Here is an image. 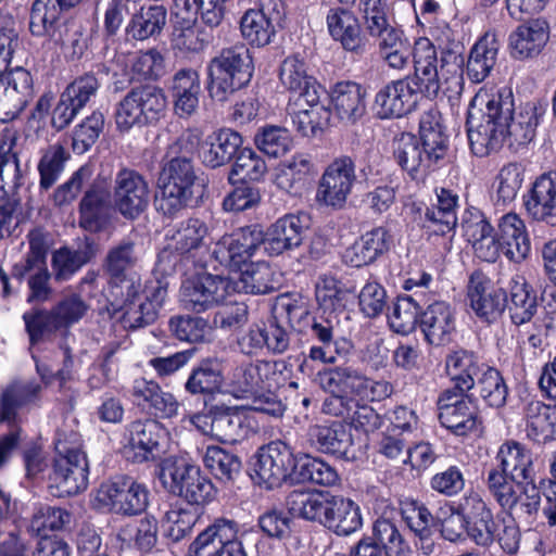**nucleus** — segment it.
<instances>
[{"instance_id":"nucleus-42","label":"nucleus","mask_w":556,"mask_h":556,"mask_svg":"<svg viewBox=\"0 0 556 556\" xmlns=\"http://www.w3.org/2000/svg\"><path fill=\"white\" fill-rule=\"evenodd\" d=\"M527 437L545 444L556 440V405L531 401L525 407Z\"/></svg>"},{"instance_id":"nucleus-15","label":"nucleus","mask_w":556,"mask_h":556,"mask_svg":"<svg viewBox=\"0 0 556 556\" xmlns=\"http://www.w3.org/2000/svg\"><path fill=\"white\" fill-rule=\"evenodd\" d=\"M138 261L132 242H122L109 250L104 270L110 277L112 295L131 296L142 290Z\"/></svg>"},{"instance_id":"nucleus-40","label":"nucleus","mask_w":556,"mask_h":556,"mask_svg":"<svg viewBox=\"0 0 556 556\" xmlns=\"http://www.w3.org/2000/svg\"><path fill=\"white\" fill-rule=\"evenodd\" d=\"M365 96V89L354 81L337 83L330 92L336 114L346 124H354L364 115Z\"/></svg>"},{"instance_id":"nucleus-19","label":"nucleus","mask_w":556,"mask_h":556,"mask_svg":"<svg viewBox=\"0 0 556 556\" xmlns=\"http://www.w3.org/2000/svg\"><path fill=\"white\" fill-rule=\"evenodd\" d=\"M264 241L261 229L245 227L232 235L224 236L216 242L211 257L219 265L238 271L245 264Z\"/></svg>"},{"instance_id":"nucleus-63","label":"nucleus","mask_w":556,"mask_h":556,"mask_svg":"<svg viewBox=\"0 0 556 556\" xmlns=\"http://www.w3.org/2000/svg\"><path fill=\"white\" fill-rule=\"evenodd\" d=\"M486 486L503 509L509 510L518 504L521 485H517L509 476L500 472L498 468H492L489 471Z\"/></svg>"},{"instance_id":"nucleus-24","label":"nucleus","mask_w":556,"mask_h":556,"mask_svg":"<svg viewBox=\"0 0 556 556\" xmlns=\"http://www.w3.org/2000/svg\"><path fill=\"white\" fill-rule=\"evenodd\" d=\"M89 464L86 453L55 457L50 481L60 496H71L84 491L88 485Z\"/></svg>"},{"instance_id":"nucleus-60","label":"nucleus","mask_w":556,"mask_h":556,"mask_svg":"<svg viewBox=\"0 0 556 556\" xmlns=\"http://www.w3.org/2000/svg\"><path fill=\"white\" fill-rule=\"evenodd\" d=\"M105 118L102 112L93 111L75 126L72 136V149L76 154L86 153L99 139L104 129Z\"/></svg>"},{"instance_id":"nucleus-52","label":"nucleus","mask_w":556,"mask_h":556,"mask_svg":"<svg viewBox=\"0 0 556 556\" xmlns=\"http://www.w3.org/2000/svg\"><path fill=\"white\" fill-rule=\"evenodd\" d=\"M295 475L302 482L323 486H333L340 481V476L334 467L319 457L307 454L296 457Z\"/></svg>"},{"instance_id":"nucleus-34","label":"nucleus","mask_w":556,"mask_h":556,"mask_svg":"<svg viewBox=\"0 0 556 556\" xmlns=\"http://www.w3.org/2000/svg\"><path fill=\"white\" fill-rule=\"evenodd\" d=\"M549 38L548 24L541 20H531L519 25L509 35L511 56L517 60H527L538 56Z\"/></svg>"},{"instance_id":"nucleus-13","label":"nucleus","mask_w":556,"mask_h":556,"mask_svg":"<svg viewBox=\"0 0 556 556\" xmlns=\"http://www.w3.org/2000/svg\"><path fill=\"white\" fill-rule=\"evenodd\" d=\"M195 180L193 165L187 156L172 157L162 168L157 181L156 200L160 208L189 206L191 188Z\"/></svg>"},{"instance_id":"nucleus-61","label":"nucleus","mask_w":556,"mask_h":556,"mask_svg":"<svg viewBox=\"0 0 556 556\" xmlns=\"http://www.w3.org/2000/svg\"><path fill=\"white\" fill-rule=\"evenodd\" d=\"M498 187L493 203L497 206H507L514 202L523 181V167L519 163L504 165L498 175Z\"/></svg>"},{"instance_id":"nucleus-39","label":"nucleus","mask_w":556,"mask_h":556,"mask_svg":"<svg viewBox=\"0 0 556 556\" xmlns=\"http://www.w3.org/2000/svg\"><path fill=\"white\" fill-rule=\"evenodd\" d=\"M497 238L504 255L515 262H522L530 252V240L522 219L509 212L504 215L498 224Z\"/></svg>"},{"instance_id":"nucleus-9","label":"nucleus","mask_w":556,"mask_h":556,"mask_svg":"<svg viewBox=\"0 0 556 556\" xmlns=\"http://www.w3.org/2000/svg\"><path fill=\"white\" fill-rule=\"evenodd\" d=\"M317 382L325 392L346 394L367 402H380L393 393V386L389 381L374 380L351 365L319 371Z\"/></svg>"},{"instance_id":"nucleus-22","label":"nucleus","mask_w":556,"mask_h":556,"mask_svg":"<svg viewBox=\"0 0 556 556\" xmlns=\"http://www.w3.org/2000/svg\"><path fill=\"white\" fill-rule=\"evenodd\" d=\"M308 440L320 453L344 460L357 458L353 435L342 422L312 426L308 430Z\"/></svg>"},{"instance_id":"nucleus-16","label":"nucleus","mask_w":556,"mask_h":556,"mask_svg":"<svg viewBox=\"0 0 556 556\" xmlns=\"http://www.w3.org/2000/svg\"><path fill=\"white\" fill-rule=\"evenodd\" d=\"M356 181L355 163L349 155L333 159L325 168L315 194L319 205L341 207Z\"/></svg>"},{"instance_id":"nucleus-55","label":"nucleus","mask_w":556,"mask_h":556,"mask_svg":"<svg viewBox=\"0 0 556 556\" xmlns=\"http://www.w3.org/2000/svg\"><path fill=\"white\" fill-rule=\"evenodd\" d=\"M93 256L89 245L83 249L71 250L60 248L52 254L51 265L54 278L58 281L70 279L81 266L87 264Z\"/></svg>"},{"instance_id":"nucleus-17","label":"nucleus","mask_w":556,"mask_h":556,"mask_svg":"<svg viewBox=\"0 0 556 556\" xmlns=\"http://www.w3.org/2000/svg\"><path fill=\"white\" fill-rule=\"evenodd\" d=\"M231 294L228 277L201 274L182 283L180 302L186 309L202 313L223 303Z\"/></svg>"},{"instance_id":"nucleus-45","label":"nucleus","mask_w":556,"mask_h":556,"mask_svg":"<svg viewBox=\"0 0 556 556\" xmlns=\"http://www.w3.org/2000/svg\"><path fill=\"white\" fill-rule=\"evenodd\" d=\"M170 90L174 109L179 117H188L195 112L201 91L200 76L197 71L179 70L173 77Z\"/></svg>"},{"instance_id":"nucleus-44","label":"nucleus","mask_w":556,"mask_h":556,"mask_svg":"<svg viewBox=\"0 0 556 556\" xmlns=\"http://www.w3.org/2000/svg\"><path fill=\"white\" fill-rule=\"evenodd\" d=\"M231 293H270L277 288L275 273L265 262L252 263L243 271H233L228 276Z\"/></svg>"},{"instance_id":"nucleus-35","label":"nucleus","mask_w":556,"mask_h":556,"mask_svg":"<svg viewBox=\"0 0 556 556\" xmlns=\"http://www.w3.org/2000/svg\"><path fill=\"white\" fill-rule=\"evenodd\" d=\"M242 144L239 132L223 128L208 135L199 147V157L211 168L220 167L232 160Z\"/></svg>"},{"instance_id":"nucleus-48","label":"nucleus","mask_w":556,"mask_h":556,"mask_svg":"<svg viewBox=\"0 0 556 556\" xmlns=\"http://www.w3.org/2000/svg\"><path fill=\"white\" fill-rule=\"evenodd\" d=\"M390 237L388 231L378 227L364 233L358 241L345 251L344 258L353 267H361L376 261L388 251Z\"/></svg>"},{"instance_id":"nucleus-64","label":"nucleus","mask_w":556,"mask_h":556,"mask_svg":"<svg viewBox=\"0 0 556 556\" xmlns=\"http://www.w3.org/2000/svg\"><path fill=\"white\" fill-rule=\"evenodd\" d=\"M15 131L5 128L0 132V187L3 184L16 185L20 177V164L16 154L13 152L15 146Z\"/></svg>"},{"instance_id":"nucleus-29","label":"nucleus","mask_w":556,"mask_h":556,"mask_svg":"<svg viewBox=\"0 0 556 556\" xmlns=\"http://www.w3.org/2000/svg\"><path fill=\"white\" fill-rule=\"evenodd\" d=\"M329 35L340 42L349 52L363 54L366 50V39L357 16L348 9L337 7L328 11L326 16Z\"/></svg>"},{"instance_id":"nucleus-57","label":"nucleus","mask_w":556,"mask_h":556,"mask_svg":"<svg viewBox=\"0 0 556 556\" xmlns=\"http://www.w3.org/2000/svg\"><path fill=\"white\" fill-rule=\"evenodd\" d=\"M420 308L412 295L399 296L388 316L390 327L400 334H408L420 321Z\"/></svg>"},{"instance_id":"nucleus-32","label":"nucleus","mask_w":556,"mask_h":556,"mask_svg":"<svg viewBox=\"0 0 556 556\" xmlns=\"http://www.w3.org/2000/svg\"><path fill=\"white\" fill-rule=\"evenodd\" d=\"M277 365L276 362L257 361L237 366L228 377L231 392L237 397H243L269 387V380L277 372Z\"/></svg>"},{"instance_id":"nucleus-11","label":"nucleus","mask_w":556,"mask_h":556,"mask_svg":"<svg viewBox=\"0 0 556 556\" xmlns=\"http://www.w3.org/2000/svg\"><path fill=\"white\" fill-rule=\"evenodd\" d=\"M96 502L100 508L124 516H134L146 510L149 490L131 477L118 476L99 486Z\"/></svg>"},{"instance_id":"nucleus-12","label":"nucleus","mask_w":556,"mask_h":556,"mask_svg":"<svg viewBox=\"0 0 556 556\" xmlns=\"http://www.w3.org/2000/svg\"><path fill=\"white\" fill-rule=\"evenodd\" d=\"M160 479L169 492L189 504L201 505L213 498L211 480L202 475L199 467L184 460H166L161 468Z\"/></svg>"},{"instance_id":"nucleus-5","label":"nucleus","mask_w":556,"mask_h":556,"mask_svg":"<svg viewBox=\"0 0 556 556\" xmlns=\"http://www.w3.org/2000/svg\"><path fill=\"white\" fill-rule=\"evenodd\" d=\"M290 514L318 522L339 536H348L362 528L361 509L352 500L326 491L293 490L286 497Z\"/></svg>"},{"instance_id":"nucleus-58","label":"nucleus","mask_w":556,"mask_h":556,"mask_svg":"<svg viewBox=\"0 0 556 556\" xmlns=\"http://www.w3.org/2000/svg\"><path fill=\"white\" fill-rule=\"evenodd\" d=\"M68 159L70 154L59 143L51 144L45 150L38 163L41 189L48 190L58 181Z\"/></svg>"},{"instance_id":"nucleus-50","label":"nucleus","mask_w":556,"mask_h":556,"mask_svg":"<svg viewBox=\"0 0 556 556\" xmlns=\"http://www.w3.org/2000/svg\"><path fill=\"white\" fill-rule=\"evenodd\" d=\"M508 312L515 325L531 320L536 313V295L527 283L525 277L516 275L510 280Z\"/></svg>"},{"instance_id":"nucleus-33","label":"nucleus","mask_w":556,"mask_h":556,"mask_svg":"<svg viewBox=\"0 0 556 556\" xmlns=\"http://www.w3.org/2000/svg\"><path fill=\"white\" fill-rule=\"evenodd\" d=\"M279 79L293 94L294 99L314 101L324 90L316 79L307 73L305 61L299 55L287 56L280 64Z\"/></svg>"},{"instance_id":"nucleus-4","label":"nucleus","mask_w":556,"mask_h":556,"mask_svg":"<svg viewBox=\"0 0 556 556\" xmlns=\"http://www.w3.org/2000/svg\"><path fill=\"white\" fill-rule=\"evenodd\" d=\"M447 150L448 136L442 124V114L433 108L420 116L419 139L412 134H402L393 153L397 164L412 179L422 181L441 164Z\"/></svg>"},{"instance_id":"nucleus-51","label":"nucleus","mask_w":556,"mask_h":556,"mask_svg":"<svg viewBox=\"0 0 556 556\" xmlns=\"http://www.w3.org/2000/svg\"><path fill=\"white\" fill-rule=\"evenodd\" d=\"M167 22V10L162 4L141 7L134 13L128 26L127 35L136 40H146L159 36Z\"/></svg>"},{"instance_id":"nucleus-47","label":"nucleus","mask_w":556,"mask_h":556,"mask_svg":"<svg viewBox=\"0 0 556 556\" xmlns=\"http://www.w3.org/2000/svg\"><path fill=\"white\" fill-rule=\"evenodd\" d=\"M224 361L206 357L192 368L185 390L192 395H207L218 392L224 383Z\"/></svg>"},{"instance_id":"nucleus-62","label":"nucleus","mask_w":556,"mask_h":556,"mask_svg":"<svg viewBox=\"0 0 556 556\" xmlns=\"http://www.w3.org/2000/svg\"><path fill=\"white\" fill-rule=\"evenodd\" d=\"M118 536L124 542L134 543L140 551L149 552L157 541V522L153 517H144L123 527Z\"/></svg>"},{"instance_id":"nucleus-7","label":"nucleus","mask_w":556,"mask_h":556,"mask_svg":"<svg viewBox=\"0 0 556 556\" xmlns=\"http://www.w3.org/2000/svg\"><path fill=\"white\" fill-rule=\"evenodd\" d=\"M166 109L167 98L161 88L152 85L134 87L114 105L116 129L129 132L132 128L155 124L165 116Z\"/></svg>"},{"instance_id":"nucleus-31","label":"nucleus","mask_w":556,"mask_h":556,"mask_svg":"<svg viewBox=\"0 0 556 556\" xmlns=\"http://www.w3.org/2000/svg\"><path fill=\"white\" fill-rule=\"evenodd\" d=\"M128 453L132 460L144 463L153 460L160 453L161 440L165 435L164 427L155 419L136 420L129 425Z\"/></svg>"},{"instance_id":"nucleus-41","label":"nucleus","mask_w":556,"mask_h":556,"mask_svg":"<svg viewBox=\"0 0 556 556\" xmlns=\"http://www.w3.org/2000/svg\"><path fill=\"white\" fill-rule=\"evenodd\" d=\"M41 391L42 386L34 380L13 381L7 386L0 395V421L15 422L18 409L39 400Z\"/></svg>"},{"instance_id":"nucleus-27","label":"nucleus","mask_w":556,"mask_h":556,"mask_svg":"<svg viewBox=\"0 0 556 556\" xmlns=\"http://www.w3.org/2000/svg\"><path fill=\"white\" fill-rule=\"evenodd\" d=\"M420 329L432 345H444L452 341L456 331V314L450 303L434 301L420 315Z\"/></svg>"},{"instance_id":"nucleus-59","label":"nucleus","mask_w":556,"mask_h":556,"mask_svg":"<svg viewBox=\"0 0 556 556\" xmlns=\"http://www.w3.org/2000/svg\"><path fill=\"white\" fill-rule=\"evenodd\" d=\"M197 520L198 515L194 510L173 506L162 518L163 533L173 542H178L191 533Z\"/></svg>"},{"instance_id":"nucleus-20","label":"nucleus","mask_w":556,"mask_h":556,"mask_svg":"<svg viewBox=\"0 0 556 556\" xmlns=\"http://www.w3.org/2000/svg\"><path fill=\"white\" fill-rule=\"evenodd\" d=\"M365 402L367 401L346 394L329 393L323 402L321 412L340 418L355 429L369 432L380 427L381 419L379 414Z\"/></svg>"},{"instance_id":"nucleus-25","label":"nucleus","mask_w":556,"mask_h":556,"mask_svg":"<svg viewBox=\"0 0 556 556\" xmlns=\"http://www.w3.org/2000/svg\"><path fill=\"white\" fill-rule=\"evenodd\" d=\"M307 227L306 212L289 213L269 227L262 244L269 255H280L301 244L302 231Z\"/></svg>"},{"instance_id":"nucleus-30","label":"nucleus","mask_w":556,"mask_h":556,"mask_svg":"<svg viewBox=\"0 0 556 556\" xmlns=\"http://www.w3.org/2000/svg\"><path fill=\"white\" fill-rule=\"evenodd\" d=\"M500 472L509 476L517 485L534 481L535 470L531 452L521 443L509 440L504 442L495 455Z\"/></svg>"},{"instance_id":"nucleus-56","label":"nucleus","mask_w":556,"mask_h":556,"mask_svg":"<svg viewBox=\"0 0 556 556\" xmlns=\"http://www.w3.org/2000/svg\"><path fill=\"white\" fill-rule=\"evenodd\" d=\"M480 397L490 407H502L508 394L507 386L498 370L484 366L475 384Z\"/></svg>"},{"instance_id":"nucleus-21","label":"nucleus","mask_w":556,"mask_h":556,"mask_svg":"<svg viewBox=\"0 0 556 556\" xmlns=\"http://www.w3.org/2000/svg\"><path fill=\"white\" fill-rule=\"evenodd\" d=\"M438 409L441 425L456 435H466L480 424L476 405L465 393H457L455 389H446L441 393Z\"/></svg>"},{"instance_id":"nucleus-36","label":"nucleus","mask_w":556,"mask_h":556,"mask_svg":"<svg viewBox=\"0 0 556 556\" xmlns=\"http://www.w3.org/2000/svg\"><path fill=\"white\" fill-rule=\"evenodd\" d=\"M320 94L314 101L290 100L287 111L295 130L303 137H315L328 124L330 111L320 103Z\"/></svg>"},{"instance_id":"nucleus-6","label":"nucleus","mask_w":556,"mask_h":556,"mask_svg":"<svg viewBox=\"0 0 556 556\" xmlns=\"http://www.w3.org/2000/svg\"><path fill=\"white\" fill-rule=\"evenodd\" d=\"M253 72V59L247 45L236 43L223 48L207 64L210 97L215 101L225 102L250 83Z\"/></svg>"},{"instance_id":"nucleus-49","label":"nucleus","mask_w":556,"mask_h":556,"mask_svg":"<svg viewBox=\"0 0 556 556\" xmlns=\"http://www.w3.org/2000/svg\"><path fill=\"white\" fill-rule=\"evenodd\" d=\"M143 289L131 296L113 295L118 309L122 312L117 317L124 328L136 329L152 324L156 319V311L153 304L142 298Z\"/></svg>"},{"instance_id":"nucleus-46","label":"nucleus","mask_w":556,"mask_h":556,"mask_svg":"<svg viewBox=\"0 0 556 556\" xmlns=\"http://www.w3.org/2000/svg\"><path fill=\"white\" fill-rule=\"evenodd\" d=\"M312 170L311 160L303 154L294 155L291 160L283 162L276 175L277 194L275 197L287 195L289 199H295L301 194L304 182Z\"/></svg>"},{"instance_id":"nucleus-8","label":"nucleus","mask_w":556,"mask_h":556,"mask_svg":"<svg viewBox=\"0 0 556 556\" xmlns=\"http://www.w3.org/2000/svg\"><path fill=\"white\" fill-rule=\"evenodd\" d=\"M189 421L203 434L224 444H236L256 433L258 424L245 410L213 405L205 414H193Z\"/></svg>"},{"instance_id":"nucleus-53","label":"nucleus","mask_w":556,"mask_h":556,"mask_svg":"<svg viewBox=\"0 0 556 556\" xmlns=\"http://www.w3.org/2000/svg\"><path fill=\"white\" fill-rule=\"evenodd\" d=\"M205 468L223 482L233 481L240 473L242 463L238 455L217 445H210L203 454Z\"/></svg>"},{"instance_id":"nucleus-28","label":"nucleus","mask_w":556,"mask_h":556,"mask_svg":"<svg viewBox=\"0 0 556 556\" xmlns=\"http://www.w3.org/2000/svg\"><path fill=\"white\" fill-rule=\"evenodd\" d=\"M83 0H35L30 10L29 30L36 37H48L50 40H60L63 24L60 23L61 13L70 10Z\"/></svg>"},{"instance_id":"nucleus-14","label":"nucleus","mask_w":556,"mask_h":556,"mask_svg":"<svg viewBox=\"0 0 556 556\" xmlns=\"http://www.w3.org/2000/svg\"><path fill=\"white\" fill-rule=\"evenodd\" d=\"M283 17L282 0H258L257 7L248 9L240 18L241 36L252 47H266L274 41Z\"/></svg>"},{"instance_id":"nucleus-54","label":"nucleus","mask_w":556,"mask_h":556,"mask_svg":"<svg viewBox=\"0 0 556 556\" xmlns=\"http://www.w3.org/2000/svg\"><path fill=\"white\" fill-rule=\"evenodd\" d=\"M365 30L375 40L378 55L410 42L402 26L388 16L366 25Z\"/></svg>"},{"instance_id":"nucleus-3","label":"nucleus","mask_w":556,"mask_h":556,"mask_svg":"<svg viewBox=\"0 0 556 556\" xmlns=\"http://www.w3.org/2000/svg\"><path fill=\"white\" fill-rule=\"evenodd\" d=\"M440 62L439 72L435 46L428 38H418L413 46V87L428 98H435L440 90L450 99L459 97L465 86L460 45L451 42L442 48Z\"/></svg>"},{"instance_id":"nucleus-2","label":"nucleus","mask_w":556,"mask_h":556,"mask_svg":"<svg viewBox=\"0 0 556 556\" xmlns=\"http://www.w3.org/2000/svg\"><path fill=\"white\" fill-rule=\"evenodd\" d=\"M467 114V136L472 153L486 156L498 151L508 141L509 146H523L535 136V129L514 118V96L509 88L492 94H478Z\"/></svg>"},{"instance_id":"nucleus-10","label":"nucleus","mask_w":556,"mask_h":556,"mask_svg":"<svg viewBox=\"0 0 556 556\" xmlns=\"http://www.w3.org/2000/svg\"><path fill=\"white\" fill-rule=\"evenodd\" d=\"M248 534L249 531H240V526L235 519L215 518L189 545V555L247 556L243 540Z\"/></svg>"},{"instance_id":"nucleus-23","label":"nucleus","mask_w":556,"mask_h":556,"mask_svg":"<svg viewBox=\"0 0 556 556\" xmlns=\"http://www.w3.org/2000/svg\"><path fill=\"white\" fill-rule=\"evenodd\" d=\"M417 101V89L413 87L409 77H405L380 89L375 97L374 108L380 118H397L412 112Z\"/></svg>"},{"instance_id":"nucleus-38","label":"nucleus","mask_w":556,"mask_h":556,"mask_svg":"<svg viewBox=\"0 0 556 556\" xmlns=\"http://www.w3.org/2000/svg\"><path fill=\"white\" fill-rule=\"evenodd\" d=\"M500 42L494 33H485L471 47L464 74L473 84L482 83L490 76L496 62Z\"/></svg>"},{"instance_id":"nucleus-26","label":"nucleus","mask_w":556,"mask_h":556,"mask_svg":"<svg viewBox=\"0 0 556 556\" xmlns=\"http://www.w3.org/2000/svg\"><path fill=\"white\" fill-rule=\"evenodd\" d=\"M468 299L476 315L488 323L496 320L505 308V293L495 289L481 271H475L470 276Z\"/></svg>"},{"instance_id":"nucleus-37","label":"nucleus","mask_w":556,"mask_h":556,"mask_svg":"<svg viewBox=\"0 0 556 556\" xmlns=\"http://www.w3.org/2000/svg\"><path fill=\"white\" fill-rule=\"evenodd\" d=\"M115 208H144L149 203V186L143 176L132 169L119 170L114 180Z\"/></svg>"},{"instance_id":"nucleus-1","label":"nucleus","mask_w":556,"mask_h":556,"mask_svg":"<svg viewBox=\"0 0 556 556\" xmlns=\"http://www.w3.org/2000/svg\"><path fill=\"white\" fill-rule=\"evenodd\" d=\"M467 114V136L472 153L486 156L498 151L508 141L509 146H523L535 136V129L514 118V96L509 88L492 94H478Z\"/></svg>"},{"instance_id":"nucleus-18","label":"nucleus","mask_w":556,"mask_h":556,"mask_svg":"<svg viewBox=\"0 0 556 556\" xmlns=\"http://www.w3.org/2000/svg\"><path fill=\"white\" fill-rule=\"evenodd\" d=\"M295 463L296 458L287 443L273 441L258 450L254 467L256 482L264 484L266 489L276 488L292 471L295 473Z\"/></svg>"},{"instance_id":"nucleus-43","label":"nucleus","mask_w":556,"mask_h":556,"mask_svg":"<svg viewBox=\"0 0 556 556\" xmlns=\"http://www.w3.org/2000/svg\"><path fill=\"white\" fill-rule=\"evenodd\" d=\"M484 365L466 350L451 352L445 359V369L457 393H466L475 388L476 380Z\"/></svg>"}]
</instances>
